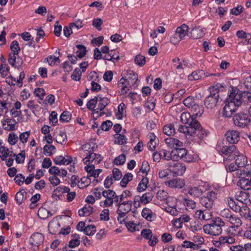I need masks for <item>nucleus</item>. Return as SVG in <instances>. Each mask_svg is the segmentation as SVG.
<instances>
[{"mask_svg":"<svg viewBox=\"0 0 251 251\" xmlns=\"http://www.w3.org/2000/svg\"><path fill=\"white\" fill-rule=\"evenodd\" d=\"M126 78L123 77L118 82V87L120 89L121 95H124L127 93L129 88L134 85L138 80V75L132 70H127Z\"/></svg>","mask_w":251,"mask_h":251,"instance_id":"f257e3e1","label":"nucleus"},{"mask_svg":"<svg viewBox=\"0 0 251 251\" xmlns=\"http://www.w3.org/2000/svg\"><path fill=\"white\" fill-rule=\"evenodd\" d=\"M223 87V85L219 83L210 87V95L204 100V105L207 109H212L216 106L219 98L220 88Z\"/></svg>","mask_w":251,"mask_h":251,"instance_id":"f03ea898","label":"nucleus"},{"mask_svg":"<svg viewBox=\"0 0 251 251\" xmlns=\"http://www.w3.org/2000/svg\"><path fill=\"white\" fill-rule=\"evenodd\" d=\"M193 127H185L184 126H179L178 131L179 132L183 133L186 137L188 136H192L194 134L198 137L200 140L203 139L205 137L207 136V131L203 129L200 124L195 122Z\"/></svg>","mask_w":251,"mask_h":251,"instance_id":"7ed1b4c3","label":"nucleus"},{"mask_svg":"<svg viewBox=\"0 0 251 251\" xmlns=\"http://www.w3.org/2000/svg\"><path fill=\"white\" fill-rule=\"evenodd\" d=\"M225 226L224 222L220 217L215 218L212 223L203 226L205 233L212 235H218L222 233V227Z\"/></svg>","mask_w":251,"mask_h":251,"instance_id":"20e7f679","label":"nucleus"},{"mask_svg":"<svg viewBox=\"0 0 251 251\" xmlns=\"http://www.w3.org/2000/svg\"><path fill=\"white\" fill-rule=\"evenodd\" d=\"M94 145L91 147V145L89 143L85 144L82 146L83 150L88 151V154L83 159L85 164H87L88 162L93 163V162H94V164H99L102 160V157L100 154L92 152L94 151Z\"/></svg>","mask_w":251,"mask_h":251,"instance_id":"39448f33","label":"nucleus"},{"mask_svg":"<svg viewBox=\"0 0 251 251\" xmlns=\"http://www.w3.org/2000/svg\"><path fill=\"white\" fill-rule=\"evenodd\" d=\"M217 193L211 191L208 192L206 195L201 197L200 199V202L201 205L209 210L213 207L214 202L217 199Z\"/></svg>","mask_w":251,"mask_h":251,"instance_id":"423d86ee","label":"nucleus"},{"mask_svg":"<svg viewBox=\"0 0 251 251\" xmlns=\"http://www.w3.org/2000/svg\"><path fill=\"white\" fill-rule=\"evenodd\" d=\"M234 124L239 127L244 128L247 126L250 122L248 115L244 112H240L235 114L233 117Z\"/></svg>","mask_w":251,"mask_h":251,"instance_id":"0eeeda50","label":"nucleus"},{"mask_svg":"<svg viewBox=\"0 0 251 251\" xmlns=\"http://www.w3.org/2000/svg\"><path fill=\"white\" fill-rule=\"evenodd\" d=\"M173 160L177 161L179 159H183L186 162H190L191 158L188 155V151L183 148L174 149L172 150Z\"/></svg>","mask_w":251,"mask_h":251,"instance_id":"6e6552de","label":"nucleus"},{"mask_svg":"<svg viewBox=\"0 0 251 251\" xmlns=\"http://www.w3.org/2000/svg\"><path fill=\"white\" fill-rule=\"evenodd\" d=\"M222 141L219 142L216 146V149L223 154L228 155L232 154L233 155H237L238 151L234 145L230 146H224Z\"/></svg>","mask_w":251,"mask_h":251,"instance_id":"1a4fd4ad","label":"nucleus"},{"mask_svg":"<svg viewBox=\"0 0 251 251\" xmlns=\"http://www.w3.org/2000/svg\"><path fill=\"white\" fill-rule=\"evenodd\" d=\"M185 165L180 162L168 164L169 171L175 176H182L186 171Z\"/></svg>","mask_w":251,"mask_h":251,"instance_id":"9d476101","label":"nucleus"},{"mask_svg":"<svg viewBox=\"0 0 251 251\" xmlns=\"http://www.w3.org/2000/svg\"><path fill=\"white\" fill-rule=\"evenodd\" d=\"M132 204L133 201H123L121 203L117 205L118 206L117 214H120L122 217H125L126 214L131 210Z\"/></svg>","mask_w":251,"mask_h":251,"instance_id":"9b49d317","label":"nucleus"},{"mask_svg":"<svg viewBox=\"0 0 251 251\" xmlns=\"http://www.w3.org/2000/svg\"><path fill=\"white\" fill-rule=\"evenodd\" d=\"M181 122L184 124H187L188 126L180 125L179 126H184L185 127H193L194 124L198 121L191 116L189 113L183 112L180 116Z\"/></svg>","mask_w":251,"mask_h":251,"instance_id":"f8f14e48","label":"nucleus"},{"mask_svg":"<svg viewBox=\"0 0 251 251\" xmlns=\"http://www.w3.org/2000/svg\"><path fill=\"white\" fill-rule=\"evenodd\" d=\"M206 183L203 185H199L197 186H194L188 188V194L193 197L198 198L201 196L202 194L206 191V188L204 187Z\"/></svg>","mask_w":251,"mask_h":251,"instance_id":"ddd939ff","label":"nucleus"},{"mask_svg":"<svg viewBox=\"0 0 251 251\" xmlns=\"http://www.w3.org/2000/svg\"><path fill=\"white\" fill-rule=\"evenodd\" d=\"M225 102L226 105L223 108V115L226 117H231L238 106L233 104L232 101H228L227 98Z\"/></svg>","mask_w":251,"mask_h":251,"instance_id":"4468645a","label":"nucleus"},{"mask_svg":"<svg viewBox=\"0 0 251 251\" xmlns=\"http://www.w3.org/2000/svg\"><path fill=\"white\" fill-rule=\"evenodd\" d=\"M243 93H241L238 92L236 93L235 91L231 92L227 98L228 101H232L233 104H235L238 107L243 103Z\"/></svg>","mask_w":251,"mask_h":251,"instance_id":"2eb2a0df","label":"nucleus"},{"mask_svg":"<svg viewBox=\"0 0 251 251\" xmlns=\"http://www.w3.org/2000/svg\"><path fill=\"white\" fill-rule=\"evenodd\" d=\"M227 141L233 145L237 143L240 140V133L235 130H229L225 134Z\"/></svg>","mask_w":251,"mask_h":251,"instance_id":"dca6fc26","label":"nucleus"},{"mask_svg":"<svg viewBox=\"0 0 251 251\" xmlns=\"http://www.w3.org/2000/svg\"><path fill=\"white\" fill-rule=\"evenodd\" d=\"M237 178H239L237 183L238 186L243 190H251V177L239 176Z\"/></svg>","mask_w":251,"mask_h":251,"instance_id":"f3484780","label":"nucleus"},{"mask_svg":"<svg viewBox=\"0 0 251 251\" xmlns=\"http://www.w3.org/2000/svg\"><path fill=\"white\" fill-rule=\"evenodd\" d=\"M44 236L40 233H33L30 238V243L33 246L38 247L43 243Z\"/></svg>","mask_w":251,"mask_h":251,"instance_id":"a211bd4d","label":"nucleus"},{"mask_svg":"<svg viewBox=\"0 0 251 251\" xmlns=\"http://www.w3.org/2000/svg\"><path fill=\"white\" fill-rule=\"evenodd\" d=\"M166 185L171 188L180 189L185 185L184 181L182 179L175 178L166 182Z\"/></svg>","mask_w":251,"mask_h":251,"instance_id":"6ab92c4d","label":"nucleus"},{"mask_svg":"<svg viewBox=\"0 0 251 251\" xmlns=\"http://www.w3.org/2000/svg\"><path fill=\"white\" fill-rule=\"evenodd\" d=\"M250 194L247 192L240 191L236 195V200L240 202L241 204H247L250 198Z\"/></svg>","mask_w":251,"mask_h":251,"instance_id":"aec40b11","label":"nucleus"},{"mask_svg":"<svg viewBox=\"0 0 251 251\" xmlns=\"http://www.w3.org/2000/svg\"><path fill=\"white\" fill-rule=\"evenodd\" d=\"M237 176H243L249 177H251V164H246L240 170L238 171L236 174Z\"/></svg>","mask_w":251,"mask_h":251,"instance_id":"412c9836","label":"nucleus"},{"mask_svg":"<svg viewBox=\"0 0 251 251\" xmlns=\"http://www.w3.org/2000/svg\"><path fill=\"white\" fill-rule=\"evenodd\" d=\"M141 215L146 220L150 222L154 220L156 217L155 213L151 209L147 207L143 208Z\"/></svg>","mask_w":251,"mask_h":251,"instance_id":"4be33fe9","label":"nucleus"},{"mask_svg":"<svg viewBox=\"0 0 251 251\" xmlns=\"http://www.w3.org/2000/svg\"><path fill=\"white\" fill-rule=\"evenodd\" d=\"M49 172L51 175H55L56 176H58L62 177L66 176L67 174V172L66 170H60L56 166L51 167L49 170Z\"/></svg>","mask_w":251,"mask_h":251,"instance_id":"5701e85b","label":"nucleus"},{"mask_svg":"<svg viewBox=\"0 0 251 251\" xmlns=\"http://www.w3.org/2000/svg\"><path fill=\"white\" fill-rule=\"evenodd\" d=\"M60 224L56 221L52 220L50 221L48 225V229L52 234H55L59 233L60 228Z\"/></svg>","mask_w":251,"mask_h":251,"instance_id":"b1692460","label":"nucleus"},{"mask_svg":"<svg viewBox=\"0 0 251 251\" xmlns=\"http://www.w3.org/2000/svg\"><path fill=\"white\" fill-rule=\"evenodd\" d=\"M190 109L193 114V116H201L204 111V108L203 106L199 105L196 103H195Z\"/></svg>","mask_w":251,"mask_h":251,"instance_id":"393cba45","label":"nucleus"},{"mask_svg":"<svg viewBox=\"0 0 251 251\" xmlns=\"http://www.w3.org/2000/svg\"><path fill=\"white\" fill-rule=\"evenodd\" d=\"M110 102V100L106 97H100L99 99V103L98 104V107L97 109L95 110V112L98 113V110L101 111H102L105 107L109 104Z\"/></svg>","mask_w":251,"mask_h":251,"instance_id":"a878e982","label":"nucleus"},{"mask_svg":"<svg viewBox=\"0 0 251 251\" xmlns=\"http://www.w3.org/2000/svg\"><path fill=\"white\" fill-rule=\"evenodd\" d=\"M227 222H229L231 225L234 226V227H238L241 226L242 222L240 217L238 216L234 215L233 213L231 215ZM232 228L233 226L231 227Z\"/></svg>","mask_w":251,"mask_h":251,"instance_id":"bb28decb","label":"nucleus"},{"mask_svg":"<svg viewBox=\"0 0 251 251\" xmlns=\"http://www.w3.org/2000/svg\"><path fill=\"white\" fill-rule=\"evenodd\" d=\"M236 156L237 157L235 160V163L238 168L242 169L247 164V158L243 154H237Z\"/></svg>","mask_w":251,"mask_h":251,"instance_id":"cd10ccee","label":"nucleus"},{"mask_svg":"<svg viewBox=\"0 0 251 251\" xmlns=\"http://www.w3.org/2000/svg\"><path fill=\"white\" fill-rule=\"evenodd\" d=\"M26 193L23 189H21L15 195V200L17 203L20 205L22 203L23 200L25 198Z\"/></svg>","mask_w":251,"mask_h":251,"instance_id":"c85d7f7f","label":"nucleus"},{"mask_svg":"<svg viewBox=\"0 0 251 251\" xmlns=\"http://www.w3.org/2000/svg\"><path fill=\"white\" fill-rule=\"evenodd\" d=\"M188 26L185 24H183L180 26L178 27L176 31L180 36V37L183 39L184 37L188 34Z\"/></svg>","mask_w":251,"mask_h":251,"instance_id":"c756f323","label":"nucleus"},{"mask_svg":"<svg viewBox=\"0 0 251 251\" xmlns=\"http://www.w3.org/2000/svg\"><path fill=\"white\" fill-rule=\"evenodd\" d=\"M163 133L169 136L174 135L175 133V128L173 124H167L163 128Z\"/></svg>","mask_w":251,"mask_h":251,"instance_id":"7c9ffc66","label":"nucleus"},{"mask_svg":"<svg viewBox=\"0 0 251 251\" xmlns=\"http://www.w3.org/2000/svg\"><path fill=\"white\" fill-rule=\"evenodd\" d=\"M93 208L90 205H85L82 208L78 210V214L80 216H89L93 212Z\"/></svg>","mask_w":251,"mask_h":251,"instance_id":"2f4dec72","label":"nucleus"},{"mask_svg":"<svg viewBox=\"0 0 251 251\" xmlns=\"http://www.w3.org/2000/svg\"><path fill=\"white\" fill-rule=\"evenodd\" d=\"M12 154V151H9L7 148L4 146L0 147V157L2 160H5L8 156L11 157Z\"/></svg>","mask_w":251,"mask_h":251,"instance_id":"473e14b6","label":"nucleus"},{"mask_svg":"<svg viewBox=\"0 0 251 251\" xmlns=\"http://www.w3.org/2000/svg\"><path fill=\"white\" fill-rule=\"evenodd\" d=\"M156 198L157 200L168 203V199L169 198L168 193L164 190H159L156 193Z\"/></svg>","mask_w":251,"mask_h":251,"instance_id":"72a5a7b5","label":"nucleus"},{"mask_svg":"<svg viewBox=\"0 0 251 251\" xmlns=\"http://www.w3.org/2000/svg\"><path fill=\"white\" fill-rule=\"evenodd\" d=\"M148 183L149 179L147 177H144L137 186V191L139 192L144 191L147 188Z\"/></svg>","mask_w":251,"mask_h":251,"instance_id":"f704fd0d","label":"nucleus"},{"mask_svg":"<svg viewBox=\"0 0 251 251\" xmlns=\"http://www.w3.org/2000/svg\"><path fill=\"white\" fill-rule=\"evenodd\" d=\"M153 193L151 191L146 192L142 196V203L146 204L151 201L153 198Z\"/></svg>","mask_w":251,"mask_h":251,"instance_id":"c9c22d12","label":"nucleus"},{"mask_svg":"<svg viewBox=\"0 0 251 251\" xmlns=\"http://www.w3.org/2000/svg\"><path fill=\"white\" fill-rule=\"evenodd\" d=\"M78 50L76 51L77 57L82 58L85 56L87 52L86 47L82 45H77L76 46Z\"/></svg>","mask_w":251,"mask_h":251,"instance_id":"e433bc0d","label":"nucleus"},{"mask_svg":"<svg viewBox=\"0 0 251 251\" xmlns=\"http://www.w3.org/2000/svg\"><path fill=\"white\" fill-rule=\"evenodd\" d=\"M236 36L239 38H241V39H245V41L247 43H249V41L251 39V34L249 33H247V32L244 31L243 30H238V31H237L236 32Z\"/></svg>","mask_w":251,"mask_h":251,"instance_id":"4c0bfd02","label":"nucleus"},{"mask_svg":"<svg viewBox=\"0 0 251 251\" xmlns=\"http://www.w3.org/2000/svg\"><path fill=\"white\" fill-rule=\"evenodd\" d=\"M38 216L40 219L44 220L51 216V214L46 209L41 208L38 210Z\"/></svg>","mask_w":251,"mask_h":251,"instance_id":"58836bf2","label":"nucleus"},{"mask_svg":"<svg viewBox=\"0 0 251 251\" xmlns=\"http://www.w3.org/2000/svg\"><path fill=\"white\" fill-rule=\"evenodd\" d=\"M209 214L208 212H206L204 214L203 211L201 210H199L196 211L194 217L198 219L202 220H208L210 219L209 216H206V214Z\"/></svg>","mask_w":251,"mask_h":251,"instance_id":"ea45409f","label":"nucleus"},{"mask_svg":"<svg viewBox=\"0 0 251 251\" xmlns=\"http://www.w3.org/2000/svg\"><path fill=\"white\" fill-rule=\"evenodd\" d=\"M132 178L133 175L131 173H128L126 174L120 182L121 186L123 187H126L128 182L132 179Z\"/></svg>","mask_w":251,"mask_h":251,"instance_id":"a19ab883","label":"nucleus"},{"mask_svg":"<svg viewBox=\"0 0 251 251\" xmlns=\"http://www.w3.org/2000/svg\"><path fill=\"white\" fill-rule=\"evenodd\" d=\"M56 142L61 145L65 144L67 141V135L64 132L60 131L56 137Z\"/></svg>","mask_w":251,"mask_h":251,"instance_id":"79ce46f5","label":"nucleus"},{"mask_svg":"<svg viewBox=\"0 0 251 251\" xmlns=\"http://www.w3.org/2000/svg\"><path fill=\"white\" fill-rule=\"evenodd\" d=\"M44 153L48 156H51L55 152V147L53 145H45L43 148Z\"/></svg>","mask_w":251,"mask_h":251,"instance_id":"37998d69","label":"nucleus"},{"mask_svg":"<svg viewBox=\"0 0 251 251\" xmlns=\"http://www.w3.org/2000/svg\"><path fill=\"white\" fill-rule=\"evenodd\" d=\"M127 138L123 135L116 134L115 135V143L123 145L126 143Z\"/></svg>","mask_w":251,"mask_h":251,"instance_id":"c03bdc74","label":"nucleus"},{"mask_svg":"<svg viewBox=\"0 0 251 251\" xmlns=\"http://www.w3.org/2000/svg\"><path fill=\"white\" fill-rule=\"evenodd\" d=\"M202 75L201 71H194L188 75V78L190 81L199 80L202 77Z\"/></svg>","mask_w":251,"mask_h":251,"instance_id":"a18cd8bd","label":"nucleus"},{"mask_svg":"<svg viewBox=\"0 0 251 251\" xmlns=\"http://www.w3.org/2000/svg\"><path fill=\"white\" fill-rule=\"evenodd\" d=\"M226 171L227 172L232 173L233 172V174L234 177H237L236 176V173L238 171L240 170L241 169L238 167V166L236 165L235 163H231L229 165V166L226 168Z\"/></svg>","mask_w":251,"mask_h":251,"instance_id":"49530a36","label":"nucleus"},{"mask_svg":"<svg viewBox=\"0 0 251 251\" xmlns=\"http://www.w3.org/2000/svg\"><path fill=\"white\" fill-rule=\"evenodd\" d=\"M72 115L68 111H64L60 115L59 121L61 122H68L71 119Z\"/></svg>","mask_w":251,"mask_h":251,"instance_id":"de8ad7c7","label":"nucleus"},{"mask_svg":"<svg viewBox=\"0 0 251 251\" xmlns=\"http://www.w3.org/2000/svg\"><path fill=\"white\" fill-rule=\"evenodd\" d=\"M134 61L136 64L142 67L145 64L146 58L144 56L138 54L135 56Z\"/></svg>","mask_w":251,"mask_h":251,"instance_id":"09e8293b","label":"nucleus"},{"mask_svg":"<svg viewBox=\"0 0 251 251\" xmlns=\"http://www.w3.org/2000/svg\"><path fill=\"white\" fill-rule=\"evenodd\" d=\"M10 50L11 51V53H14V54H18L20 51V48L18 42L14 40L11 43Z\"/></svg>","mask_w":251,"mask_h":251,"instance_id":"8fccbe9b","label":"nucleus"},{"mask_svg":"<svg viewBox=\"0 0 251 251\" xmlns=\"http://www.w3.org/2000/svg\"><path fill=\"white\" fill-rule=\"evenodd\" d=\"M89 177H82L80 181L78 182V186L80 188H84L87 187L91 183V179L89 178Z\"/></svg>","mask_w":251,"mask_h":251,"instance_id":"3c124183","label":"nucleus"},{"mask_svg":"<svg viewBox=\"0 0 251 251\" xmlns=\"http://www.w3.org/2000/svg\"><path fill=\"white\" fill-rule=\"evenodd\" d=\"M9 71V67L6 64L3 63L1 64L0 66V74L1 77H5L7 75Z\"/></svg>","mask_w":251,"mask_h":251,"instance_id":"603ef678","label":"nucleus"},{"mask_svg":"<svg viewBox=\"0 0 251 251\" xmlns=\"http://www.w3.org/2000/svg\"><path fill=\"white\" fill-rule=\"evenodd\" d=\"M112 177L115 180H120L122 177V174L121 171L118 168H114L112 170Z\"/></svg>","mask_w":251,"mask_h":251,"instance_id":"864d4df0","label":"nucleus"},{"mask_svg":"<svg viewBox=\"0 0 251 251\" xmlns=\"http://www.w3.org/2000/svg\"><path fill=\"white\" fill-rule=\"evenodd\" d=\"M195 103V99L193 97H188L183 100V104L189 109Z\"/></svg>","mask_w":251,"mask_h":251,"instance_id":"5fc2aeb1","label":"nucleus"},{"mask_svg":"<svg viewBox=\"0 0 251 251\" xmlns=\"http://www.w3.org/2000/svg\"><path fill=\"white\" fill-rule=\"evenodd\" d=\"M125 107L126 105L124 103L119 105L118 107V112L116 113V116L118 119H121L123 118Z\"/></svg>","mask_w":251,"mask_h":251,"instance_id":"6e6d98bb","label":"nucleus"},{"mask_svg":"<svg viewBox=\"0 0 251 251\" xmlns=\"http://www.w3.org/2000/svg\"><path fill=\"white\" fill-rule=\"evenodd\" d=\"M96 232V227L94 226L89 225L85 227L84 233L88 236L95 234Z\"/></svg>","mask_w":251,"mask_h":251,"instance_id":"4d7b16f0","label":"nucleus"},{"mask_svg":"<svg viewBox=\"0 0 251 251\" xmlns=\"http://www.w3.org/2000/svg\"><path fill=\"white\" fill-rule=\"evenodd\" d=\"M81 76V72L78 68H76L74 70V72L71 75L72 79L75 81H78L80 79Z\"/></svg>","mask_w":251,"mask_h":251,"instance_id":"13d9d810","label":"nucleus"},{"mask_svg":"<svg viewBox=\"0 0 251 251\" xmlns=\"http://www.w3.org/2000/svg\"><path fill=\"white\" fill-rule=\"evenodd\" d=\"M126 159V155L124 154H122L115 158L114 163L117 165H123L125 163Z\"/></svg>","mask_w":251,"mask_h":251,"instance_id":"bf43d9fd","label":"nucleus"},{"mask_svg":"<svg viewBox=\"0 0 251 251\" xmlns=\"http://www.w3.org/2000/svg\"><path fill=\"white\" fill-rule=\"evenodd\" d=\"M34 94L36 97H39L40 100H42L45 95V91L43 88H37L35 89Z\"/></svg>","mask_w":251,"mask_h":251,"instance_id":"052dcab7","label":"nucleus"},{"mask_svg":"<svg viewBox=\"0 0 251 251\" xmlns=\"http://www.w3.org/2000/svg\"><path fill=\"white\" fill-rule=\"evenodd\" d=\"M241 211H238L237 212L240 213L241 216L245 217H248L249 216L250 210L248 207L246 205H244V204H241Z\"/></svg>","mask_w":251,"mask_h":251,"instance_id":"680f3d73","label":"nucleus"},{"mask_svg":"<svg viewBox=\"0 0 251 251\" xmlns=\"http://www.w3.org/2000/svg\"><path fill=\"white\" fill-rule=\"evenodd\" d=\"M98 101V97L90 100L87 103V107L90 110H94Z\"/></svg>","mask_w":251,"mask_h":251,"instance_id":"e2e57ef3","label":"nucleus"},{"mask_svg":"<svg viewBox=\"0 0 251 251\" xmlns=\"http://www.w3.org/2000/svg\"><path fill=\"white\" fill-rule=\"evenodd\" d=\"M115 192L112 190H104L102 192V196L106 199H114Z\"/></svg>","mask_w":251,"mask_h":251,"instance_id":"0e129e2a","label":"nucleus"},{"mask_svg":"<svg viewBox=\"0 0 251 251\" xmlns=\"http://www.w3.org/2000/svg\"><path fill=\"white\" fill-rule=\"evenodd\" d=\"M30 135V132L29 131L21 133L19 136L20 141L23 144L26 143Z\"/></svg>","mask_w":251,"mask_h":251,"instance_id":"69168bd1","label":"nucleus"},{"mask_svg":"<svg viewBox=\"0 0 251 251\" xmlns=\"http://www.w3.org/2000/svg\"><path fill=\"white\" fill-rule=\"evenodd\" d=\"M233 213L229 209H224L221 211V216L225 218L227 221L229 220Z\"/></svg>","mask_w":251,"mask_h":251,"instance_id":"338daca9","label":"nucleus"},{"mask_svg":"<svg viewBox=\"0 0 251 251\" xmlns=\"http://www.w3.org/2000/svg\"><path fill=\"white\" fill-rule=\"evenodd\" d=\"M243 100L245 104H251V92H244Z\"/></svg>","mask_w":251,"mask_h":251,"instance_id":"774afa93","label":"nucleus"}]
</instances>
